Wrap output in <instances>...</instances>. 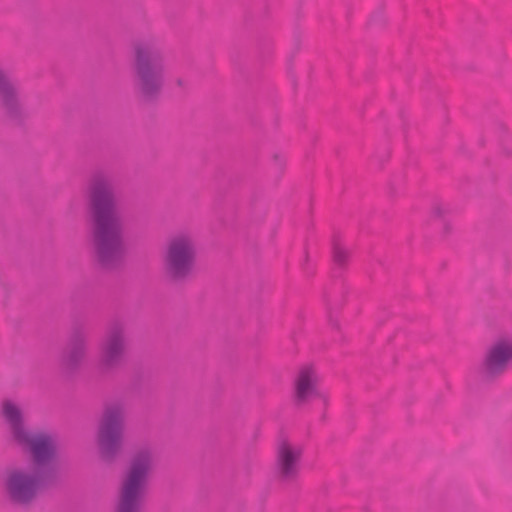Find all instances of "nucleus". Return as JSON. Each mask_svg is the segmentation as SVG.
<instances>
[{"label":"nucleus","mask_w":512,"mask_h":512,"mask_svg":"<svg viewBox=\"0 0 512 512\" xmlns=\"http://www.w3.org/2000/svg\"><path fill=\"white\" fill-rule=\"evenodd\" d=\"M512 363V337L496 338L486 349L479 366L482 378L492 380L503 375Z\"/></svg>","instance_id":"8"},{"label":"nucleus","mask_w":512,"mask_h":512,"mask_svg":"<svg viewBox=\"0 0 512 512\" xmlns=\"http://www.w3.org/2000/svg\"><path fill=\"white\" fill-rule=\"evenodd\" d=\"M12 91L10 84L0 75V95L3 97Z\"/></svg>","instance_id":"14"},{"label":"nucleus","mask_w":512,"mask_h":512,"mask_svg":"<svg viewBox=\"0 0 512 512\" xmlns=\"http://www.w3.org/2000/svg\"><path fill=\"white\" fill-rule=\"evenodd\" d=\"M153 460V454L148 450L134 456L121 480L114 512H140L141 500Z\"/></svg>","instance_id":"5"},{"label":"nucleus","mask_w":512,"mask_h":512,"mask_svg":"<svg viewBox=\"0 0 512 512\" xmlns=\"http://www.w3.org/2000/svg\"><path fill=\"white\" fill-rule=\"evenodd\" d=\"M87 345L82 339L75 341L70 348L68 361L71 364L79 363L86 355Z\"/></svg>","instance_id":"12"},{"label":"nucleus","mask_w":512,"mask_h":512,"mask_svg":"<svg viewBox=\"0 0 512 512\" xmlns=\"http://www.w3.org/2000/svg\"><path fill=\"white\" fill-rule=\"evenodd\" d=\"M0 418L8 426L13 440L37 459H43L52 451L53 445H57L51 434L29 431L25 426L20 405L11 399L2 401Z\"/></svg>","instance_id":"4"},{"label":"nucleus","mask_w":512,"mask_h":512,"mask_svg":"<svg viewBox=\"0 0 512 512\" xmlns=\"http://www.w3.org/2000/svg\"><path fill=\"white\" fill-rule=\"evenodd\" d=\"M57 450L53 445L52 451L43 459L33 456V461L7 468L1 477L0 484L7 498L16 505H27L38 495L42 486V475L48 463Z\"/></svg>","instance_id":"2"},{"label":"nucleus","mask_w":512,"mask_h":512,"mask_svg":"<svg viewBox=\"0 0 512 512\" xmlns=\"http://www.w3.org/2000/svg\"><path fill=\"white\" fill-rule=\"evenodd\" d=\"M134 86L144 99L157 97L165 83L166 65L161 51L152 44L141 43L134 49Z\"/></svg>","instance_id":"3"},{"label":"nucleus","mask_w":512,"mask_h":512,"mask_svg":"<svg viewBox=\"0 0 512 512\" xmlns=\"http://www.w3.org/2000/svg\"><path fill=\"white\" fill-rule=\"evenodd\" d=\"M88 196L94 211L92 251L98 262L108 265L122 250L121 224L113 209V189L106 181H94Z\"/></svg>","instance_id":"1"},{"label":"nucleus","mask_w":512,"mask_h":512,"mask_svg":"<svg viewBox=\"0 0 512 512\" xmlns=\"http://www.w3.org/2000/svg\"><path fill=\"white\" fill-rule=\"evenodd\" d=\"M301 455L302 449L299 445L288 441L280 443L277 452V465L282 477L291 478L296 475Z\"/></svg>","instance_id":"10"},{"label":"nucleus","mask_w":512,"mask_h":512,"mask_svg":"<svg viewBox=\"0 0 512 512\" xmlns=\"http://www.w3.org/2000/svg\"><path fill=\"white\" fill-rule=\"evenodd\" d=\"M197 256L195 238L189 233L174 235L167 242L162 255L165 275L173 281L188 278L194 271Z\"/></svg>","instance_id":"6"},{"label":"nucleus","mask_w":512,"mask_h":512,"mask_svg":"<svg viewBox=\"0 0 512 512\" xmlns=\"http://www.w3.org/2000/svg\"><path fill=\"white\" fill-rule=\"evenodd\" d=\"M317 374L310 366L302 367L295 380V396L299 402H305L321 393L317 387Z\"/></svg>","instance_id":"11"},{"label":"nucleus","mask_w":512,"mask_h":512,"mask_svg":"<svg viewBox=\"0 0 512 512\" xmlns=\"http://www.w3.org/2000/svg\"><path fill=\"white\" fill-rule=\"evenodd\" d=\"M126 337L121 329L107 333L100 345L98 365L103 370L118 367L126 353Z\"/></svg>","instance_id":"9"},{"label":"nucleus","mask_w":512,"mask_h":512,"mask_svg":"<svg viewBox=\"0 0 512 512\" xmlns=\"http://www.w3.org/2000/svg\"><path fill=\"white\" fill-rule=\"evenodd\" d=\"M124 415L121 406L108 407L104 412L97 434L100 454L104 459H111L121 448Z\"/></svg>","instance_id":"7"},{"label":"nucleus","mask_w":512,"mask_h":512,"mask_svg":"<svg viewBox=\"0 0 512 512\" xmlns=\"http://www.w3.org/2000/svg\"><path fill=\"white\" fill-rule=\"evenodd\" d=\"M333 255H334V259L337 262L341 263L347 258L348 253L344 248L337 246L334 248Z\"/></svg>","instance_id":"13"}]
</instances>
